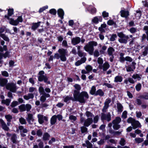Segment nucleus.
Segmentation results:
<instances>
[{"label": "nucleus", "mask_w": 148, "mask_h": 148, "mask_svg": "<svg viewBox=\"0 0 148 148\" xmlns=\"http://www.w3.org/2000/svg\"><path fill=\"white\" fill-rule=\"evenodd\" d=\"M74 98L67 96L64 98V101L67 102L71 100L73 101H78L80 103H84L86 99L88 98L89 96L86 91H82L80 93L78 91L74 90L73 93Z\"/></svg>", "instance_id": "nucleus-1"}, {"label": "nucleus", "mask_w": 148, "mask_h": 148, "mask_svg": "<svg viewBox=\"0 0 148 148\" xmlns=\"http://www.w3.org/2000/svg\"><path fill=\"white\" fill-rule=\"evenodd\" d=\"M45 72L43 71H41L38 73L39 75L38 79V80L40 82L44 81L45 83H47L49 84H50L49 81H48V77H47L46 75H44Z\"/></svg>", "instance_id": "nucleus-2"}, {"label": "nucleus", "mask_w": 148, "mask_h": 148, "mask_svg": "<svg viewBox=\"0 0 148 148\" xmlns=\"http://www.w3.org/2000/svg\"><path fill=\"white\" fill-rule=\"evenodd\" d=\"M58 52L60 56V60L62 61H66V56H68L67 50L64 49H60Z\"/></svg>", "instance_id": "nucleus-3"}, {"label": "nucleus", "mask_w": 148, "mask_h": 148, "mask_svg": "<svg viewBox=\"0 0 148 148\" xmlns=\"http://www.w3.org/2000/svg\"><path fill=\"white\" fill-rule=\"evenodd\" d=\"M80 121L81 123H84V125L85 126L88 127L92 123L93 120L92 118H89L85 119L83 117L81 116Z\"/></svg>", "instance_id": "nucleus-4"}, {"label": "nucleus", "mask_w": 148, "mask_h": 148, "mask_svg": "<svg viewBox=\"0 0 148 148\" xmlns=\"http://www.w3.org/2000/svg\"><path fill=\"white\" fill-rule=\"evenodd\" d=\"M6 88L13 92H16V84L12 82L7 84L6 85Z\"/></svg>", "instance_id": "nucleus-5"}, {"label": "nucleus", "mask_w": 148, "mask_h": 148, "mask_svg": "<svg viewBox=\"0 0 148 148\" xmlns=\"http://www.w3.org/2000/svg\"><path fill=\"white\" fill-rule=\"evenodd\" d=\"M19 109L20 110V111L21 112H24L25 110H27V112L30 111L32 108L31 106L28 104L25 105L23 104L18 106Z\"/></svg>", "instance_id": "nucleus-6"}, {"label": "nucleus", "mask_w": 148, "mask_h": 148, "mask_svg": "<svg viewBox=\"0 0 148 148\" xmlns=\"http://www.w3.org/2000/svg\"><path fill=\"white\" fill-rule=\"evenodd\" d=\"M38 119V121L39 123L42 124L44 123V121H48V117L47 116H44L43 115L39 114L37 115Z\"/></svg>", "instance_id": "nucleus-7"}, {"label": "nucleus", "mask_w": 148, "mask_h": 148, "mask_svg": "<svg viewBox=\"0 0 148 148\" xmlns=\"http://www.w3.org/2000/svg\"><path fill=\"white\" fill-rule=\"evenodd\" d=\"M101 119L102 120H105L108 122H109L111 120V116L110 113L108 112L107 114L101 113Z\"/></svg>", "instance_id": "nucleus-8"}, {"label": "nucleus", "mask_w": 148, "mask_h": 148, "mask_svg": "<svg viewBox=\"0 0 148 148\" xmlns=\"http://www.w3.org/2000/svg\"><path fill=\"white\" fill-rule=\"evenodd\" d=\"M102 17L101 16H96L92 19V21L95 24H98L99 21L101 22L102 21Z\"/></svg>", "instance_id": "nucleus-9"}, {"label": "nucleus", "mask_w": 148, "mask_h": 148, "mask_svg": "<svg viewBox=\"0 0 148 148\" xmlns=\"http://www.w3.org/2000/svg\"><path fill=\"white\" fill-rule=\"evenodd\" d=\"M111 100L110 99H107L106 100L104 103V106L102 109L103 112H105L106 111V110L109 106V104L110 103Z\"/></svg>", "instance_id": "nucleus-10"}, {"label": "nucleus", "mask_w": 148, "mask_h": 148, "mask_svg": "<svg viewBox=\"0 0 148 148\" xmlns=\"http://www.w3.org/2000/svg\"><path fill=\"white\" fill-rule=\"evenodd\" d=\"M14 9L13 8L9 9L8 10V14L5 15L4 16V18H7L8 20H9L10 18V17L14 13Z\"/></svg>", "instance_id": "nucleus-11"}, {"label": "nucleus", "mask_w": 148, "mask_h": 148, "mask_svg": "<svg viewBox=\"0 0 148 148\" xmlns=\"http://www.w3.org/2000/svg\"><path fill=\"white\" fill-rule=\"evenodd\" d=\"M81 41V39L79 37L73 38L71 40V43L73 45L79 43Z\"/></svg>", "instance_id": "nucleus-12"}, {"label": "nucleus", "mask_w": 148, "mask_h": 148, "mask_svg": "<svg viewBox=\"0 0 148 148\" xmlns=\"http://www.w3.org/2000/svg\"><path fill=\"white\" fill-rule=\"evenodd\" d=\"M10 57L9 53L8 51L6 52L4 54L0 53V64H1L3 62L2 59L3 57L5 58L7 57L9 58Z\"/></svg>", "instance_id": "nucleus-13"}, {"label": "nucleus", "mask_w": 148, "mask_h": 148, "mask_svg": "<svg viewBox=\"0 0 148 148\" xmlns=\"http://www.w3.org/2000/svg\"><path fill=\"white\" fill-rule=\"evenodd\" d=\"M26 120L29 124L32 125L34 120L33 115L31 114H29L26 118Z\"/></svg>", "instance_id": "nucleus-14"}, {"label": "nucleus", "mask_w": 148, "mask_h": 148, "mask_svg": "<svg viewBox=\"0 0 148 148\" xmlns=\"http://www.w3.org/2000/svg\"><path fill=\"white\" fill-rule=\"evenodd\" d=\"M110 65L107 62H105L103 65H99V69H101L103 68V70L104 71H106L110 67Z\"/></svg>", "instance_id": "nucleus-15"}, {"label": "nucleus", "mask_w": 148, "mask_h": 148, "mask_svg": "<svg viewBox=\"0 0 148 148\" xmlns=\"http://www.w3.org/2000/svg\"><path fill=\"white\" fill-rule=\"evenodd\" d=\"M57 14L58 16L60 17L61 19H63L64 18V13L62 9H59L57 10Z\"/></svg>", "instance_id": "nucleus-16"}, {"label": "nucleus", "mask_w": 148, "mask_h": 148, "mask_svg": "<svg viewBox=\"0 0 148 148\" xmlns=\"http://www.w3.org/2000/svg\"><path fill=\"white\" fill-rule=\"evenodd\" d=\"M107 25L105 22H104L103 24L101 25V26L98 28V30L102 32H106V31L104 29L106 28L107 27Z\"/></svg>", "instance_id": "nucleus-17"}, {"label": "nucleus", "mask_w": 148, "mask_h": 148, "mask_svg": "<svg viewBox=\"0 0 148 148\" xmlns=\"http://www.w3.org/2000/svg\"><path fill=\"white\" fill-rule=\"evenodd\" d=\"M11 140L13 143L16 144L18 143V141L17 140V135L15 134H12Z\"/></svg>", "instance_id": "nucleus-18"}, {"label": "nucleus", "mask_w": 148, "mask_h": 148, "mask_svg": "<svg viewBox=\"0 0 148 148\" xmlns=\"http://www.w3.org/2000/svg\"><path fill=\"white\" fill-rule=\"evenodd\" d=\"M120 13H121V16L122 17H128L129 15V12L128 11H125L124 10H121Z\"/></svg>", "instance_id": "nucleus-19"}, {"label": "nucleus", "mask_w": 148, "mask_h": 148, "mask_svg": "<svg viewBox=\"0 0 148 148\" xmlns=\"http://www.w3.org/2000/svg\"><path fill=\"white\" fill-rule=\"evenodd\" d=\"M132 125V126L133 129H135L138 127H140L141 125L138 121H134Z\"/></svg>", "instance_id": "nucleus-20"}, {"label": "nucleus", "mask_w": 148, "mask_h": 148, "mask_svg": "<svg viewBox=\"0 0 148 148\" xmlns=\"http://www.w3.org/2000/svg\"><path fill=\"white\" fill-rule=\"evenodd\" d=\"M0 122L3 129L6 131L9 130V128L7 126L6 123L3 120L1 119H0Z\"/></svg>", "instance_id": "nucleus-21"}, {"label": "nucleus", "mask_w": 148, "mask_h": 148, "mask_svg": "<svg viewBox=\"0 0 148 148\" xmlns=\"http://www.w3.org/2000/svg\"><path fill=\"white\" fill-rule=\"evenodd\" d=\"M44 42L45 41L42 38L39 37L36 41V45L38 46V45H39V46H41L40 45L43 44Z\"/></svg>", "instance_id": "nucleus-22"}, {"label": "nucleus", "mask_w": 148, "mask_h": 148, "mask_svg": "<svg viewBox=\"0 0 148 148\" xmlns=\"http://www.w3.org/2000/svg\"><path fill=\"white\" fill-rule=\"evenodd\" d=\"M41 22L39 21L37 23H33L32 26V29L33 31H35L40 25V24Z\"/></svg>", "instance_id": "nucleus-23"}, {"label": "nucleus", "mask_w": 148, "mask_h": 148, "mask_svg": "<svg viewBox=\"0 0 148 148\" xmlns=\"http://www.w3.org/2000/svg\"><path fill=\"white\" fill-rule=\"evenodd\" d=\"M84 49L90 55H92L94 50L93 47H84Z\"/></svg>", "instance_id": "nucleus-24"}, {"label": "nucleus", "mask_w": 148, "mask_h": 148, "mask_svg": "<svg viewBox=\"0 0 148 148\" xmlns=\"http://www.w3.org/2000/svg\"><path fill=\"white\" fill-rule=\"evenodd\" d=\"M9 20H10L9 23L12 25L16 26L18 24V22L16 19L14 20V18H10Z\"/></svg>", "instance_id": "nucleus-25"}, {"label": "nucleus", "mask_w": 148, "mask_h": 148, "mask_svg": "<svg viewBox=\"0 0 148 148\" xmlns=\"http://www.w3.org/2000/svg\"><path fill=\"white\" fill-rule=\"evenodd\" d=\"M34 97V95L32 93H28L27 95L23 96L24 98L26 100H28L30 99H33Z\"/></svg>", "instance_id": "nucleus-26"}, {"label": "nucleus", "mask_w": 148, "mask_h": 148, "mask_svg": "<svg viewBox=\"0 0 148 148\" xmlns=\"http://www.w3.org/2000/svg\"><path fill=\"white\" fill-rule=\"evenodd\" d=\"M107 24L110 26L114 25L115 27H117V26L116 24V22H115L112 20L110 19L107 22Z\"/></svg>", "instance_id": "nucleus-27"}, {"label": "nucleus", "mask_w": 148, "mask_h": 148, "mask_svg": "<svg viewBox=\"0 0 148 148\" xmlns=\"http://www.w3.org/2000/svg\"><path fill=\"white\" fill-rule=\"evenodd\" d=\"M117 36L120 38H129V37L127 35H126L124 34L122 32H118L117 33Z\"/></svg>", "instance_id": "nucleus-28"}, {"label": "nucleus", "mask_w": 148, "mask_h": 148, "mask_svg": "<svg viewBox=\"0 0 148 148\" xmlns=\"http://www.w3.org/2000/svg\"><path fill=\"white\" fill-rule=\"evenodd\" d=\"M18 129L20 130V133H26L28 132V130L26 128H24V127L22 125L19 126Z\"/></svg>", "instance_id": "nucleus-29"}, {"label": "nucleus", "mask_w": 148, "mask_h": 148, "mask_svg": "<svg viewBox=\"0 0 148 148\" xmlns=\"http://www.w3.org/2000/svg\"><path fill=\"white\" fill-rule=\"evenodd\" d=\"M97 45L96 42L91 41L89 42L88 44L84 46H96Z\"/></svg>", "instance_id": "nucleus-30"}, {"label": "nucleus", "mask_w": 148, "mask_h": 148, "mask_svg": "<svg viewBox=\"0 0 148 148\" xmlns=\"http://www.w3.org/2000/svg\"><path fill=\"white\" fill-rule=\"evenodd\" d=\"M50 137L49 134L47 132H45L43 134L42 138L45 141L49 140Z\"/></svg>", "instance_id": "nucleus-31"}, {"label": "nucleus", "mask_w": 148, "mask_h": 148, "mask_svg": "<svg viewBox=\"0 0 148 148\" xmlns=\"http://www.w3.org/2000/svg\"><path fill=\"white\" fill-rule=\"evenodd\" d=\"M7 82L8 81L6 79L0 78V86H4L5 85Z\"/></svg>", "instance_id": "nucleus-32"}, {"label": "nucleus", "mask_w": 148, "mask_h": 148, "mask_svg": "<svg viewBox=\"0 0 148 148\" xmlns=\"http://www.w3.org/2000/svg\"><path fill=\"white\" fill-rule=\"evenodd\" d=\"M122 80L123 78L121 76H117L114 78V81L116 82H121L122 81Z\"/></svg>", "instance_id": "nucleus-33"}, {"label": "nucleus", "mask_w": 148, "mask_h": 148, "mask_svg": "<svg viewBox=\"0 0 148 148\" xmlns=\"http://www.w3.org/2000/svg\"><path fill=\"white\" fill-rule=\"evenodd\" d=\"M57 119L56 115L53 116L51 118L50 120V123L51 125H53L55 124L56 122Z\"/></svg>", "instance_id": "nucleus-34"}, {"label": "nucleus", "mask_w": 148, "mask_h": 148, "mask_svg": "<svg viewBox=\"0 0 148 148\" xmlns=\"http://www.w3.org/2000/svg\"><path fill=\"white\" fill-rule=\"evenodd\" d=\"M117 111L119 113H121L123 111V106L120 103H118L117 104Z\"/></svg>", "instance_id": "nucleus-35"}, {"label": "nucleus", "mask_w": 148, "mask_h": 148, "mask_svg": "<svg viewBox=\"0 0 148 148\" xmlns=\"http://www.w3.org/2000/svg\"><path fill=\"white\" fill-rule=\"evenodd\" d=\"M121 121V119L119 117H116L112 121V123L119 124Z\"/></svg>", "instance_id": "nucleus-36"}, {"label": "nucleus", "mask_w": 148, "mask_h": 148, "mask_svg": "<svg viewBox=\"0 0 148 148\" xmlns=\"http://www.w3.org/2000/svg\"><path fill=\"white\" fill-rule=\"evenodd\" d=\"M5 117L8 122V123H7V125H8L9 126L10 124L9 122L11 121V120L12 119V116L8 114L5 115Z\"/></svg>", "instance_id": "nucleus-37"}, {"label": "nucleus", "mask_w": 148, "mask_h": 148, "mask_svg": "<svg viewBox=\"0 0 148 148\" xmlns=\"http://www.w3.org/2000/svg\"><path fill=\"white\" fill-rule=\"evenodd\" d=\"M0 37H1L4 40L9 42L10 41L9 39L7 37L5 34H0Z\"/></svg>", "instance_id": "nucleus-38"}, {"label": "nucleus", "mask_w": 148, "mask_h": 148, "mask_svg": "<svg viewBox=\"0 0 148 148\" xmlns=\"http://www.w3.org/2000/svg\"><path fill=\"white\" fill-rule=\"evenodd\" d=\"M129 38H121L119 39V42L122 43L126 44Z\"/></svg>", "instance_id": "nucleus-39"}, {"label": "nucleus", "mask_w": 148, "mask_h": 148, "mask_svg": "<svg viewBox=\"0 0 148 148\" xmlns=\"http://www.w3.org/2000/svg\"><path fill=\"white\" fill-rule=\"evenodd\" d=\"M104 93L101 89H99L96 92L95 95H99L102 96L104 95Z\"/></svg>", "instance_id": "nucleus-40"}, {"label": "nucleus", "mask_w": 148, "mask_h": 148, "mask_svg": "<svg viewBox=\"0 0 148 148\" xmlns=\"http://www.w3.org/2000/svg\"><path fill=\"white\" fill-rule=\"evenodd\" d=\"M114 52V49L112 47H110L108 49V54L109 55H113V53Z\"/></svg>", "instance_id": "nucleus-41"}, {"label": "nucleus", "mask_w": 148, "mask_h": 148, "mask_svg": "<svg viewBox=\"0 0 148 148\" xmlns=\"http://www.w3.org/2000/svg\"><path fill=\"white\" fill-rule=\"evenodd\" d=\"M96 89L95 86H93L91 88V90L90 91V93L92 95H95L96 94Z\"/></svg>", "instance_id": "nucleus-42"}, {"label": "nucleus", "mask_w": 148, "mask_h": 148, "mask_svg": "<svg viewBox=\"0 0 148 148\" xmlns=\"http://www.w3.org/2000/svg\"><path fill=\"white\" fill-rule=\"evenodd\" d=\"M10 99H6L5 100H2V103L5 104L7 106H9L10 105Z\"/></svg>", "instance_id": "nucleus-43"}, {"label": "nucleus", "mask_w": 148, "mask_h": 148, "mask_svg": "<svg viewBox=\"0 0 148 148\" xmlns=\"http://www.w3.org/2000/svg\"><path fill=\"white\" fill-rule=\"evenodd\" d=\"M85 114L88 118H93L94 115L91 112L89 111H87L85 113Z\"/></svg>", "instance_id": "nucleus-44"}, {"label": "nucleus", "mask_w": 148, "mask_h": 148, "mask_svg": "<svg viewBox=\"0 0 148 148\" xmlns=\"http://www.w3.org/2000/svg\"><path fill=\"white\" fill-rule=\"evenodd\" d=\"M102 16L105 19H107L106 18L109 16V13L108 12H106V11H103L102 13Z\"/></svg>", "instance_id": "nucleus-45"}, {"label": "nucleus", "mask_w": 148, "mask_h": 148, "mask_svg": "<svg viewBox=\"0 0 148 148\" xmlns=\"http://www.w3.org/2000/svg\"><path fill=\"white\" fill-rule=\"evenodd\" d=\"M19 121L21 124H26L27 123L26 120L22 117L19 119Z\"/></svg>", "instance_id": "nucleus-46"}, {"label": "nucleus", "mask_w": 148, "mask_h": 148, "mask_svg": "<svg viewBox=\"0 0 148 148\" xmlns=\"http://www.w3.org/2000/svg\"><path fill=\"white\" fill-rule=\"evenodd\" d=\"M49 13L53 15H56L57 11L55 9L52 8L50 10Z\"/></svg>", "instance_id": "nucleus-47"}, {"label": "nucleus", "mask_w": 148, "mask_h": 148, "mask_svg": "<svg viewBox=\"0 0 148 148\" xmlns=\"http://www.w3.org/2000/svg\"><path fill=\"white\" fill-rule=\"evenodd\" d=\"M84 125L81 127V130L82 133H83L87 132L88 129Z\"/></svg>", "instance_id": "nucleus-48"}, {"label": "nucleus", "mask_w": 148, "mask_h": 148, "mask_svg": "<svg viewBox=\"0 0 148 148\" xmlns=\"http://www.w3.org/2000/svg\"><path fill=\"white\" fill-rule=\"evenodd\" d=\"M135 140L136 143H140L143 142L144 141V139L143 138H137L135 139Z\"/></svg>", "instance_id": "nucleus-49"}, {"label": "nucleus", "mask_w": 148, "mask_h": 148, "mask_svg": "<svg viewBox=\"0 0 148 148\" xmlns=\"http://www.w3.org/2000/svg\"><path fill=\"white\" fill-rule=\"evenodd\" d=\"M85 68L88 73L90 72L92 69V66L90 65H87L85 67Z\"/></svg>", "instance_id": "nucleus-50"}, {"label": "nucleus", "mask_w": 148, "mask_h": 148, "mask_svg": "<svg viewBox=\"0 0 148 148\" xmlns=\"http://www.w3.org/2000/svg\"><path fill=\"white\" fill-rule=\"evenodd\" d=\"M69 119L72 122L75 121L77 119V117L73 115H70L69 116Z\"/></svg>", "instance_id": "nucleus-51"}, {"label": "nucleus", "mask_w": 148, "mask_h": 148, "mask_svg": "<svg viewBox=\"0 0 148 148\" xmlns=\"http://www.w3.org/2000/svg\"><path fill=\"white\" fill-rule=\"evenodd\" d=\"M19 104L18 102L16 101H13L10 105L11 107L13 108L18 105Z\"/></svg>", "instance_id": "nucleus-52"}, {"label": "nucleus", "mask_w": 148, "mask_h": 148, "mask_svg": "<svg viewBox=\"0 0 148 148\" xmlns=\"http://www.w3.org/2000/svg\"><path fill=\"white\" fill-rule=\"evenodd\" d=\"M86 147L87 148H92V144L88 140H86Z\"/></svg>", "instance_id": "nucleus-53"}, {"label": "nucleus", "mask_w": 148, "mask_h": 148, "mask_svg": "<svg viewBox=\"0 0 148 148\" xmlns=\"http://www.w3.org/2000/svg\"><path fill=\"white\" fill-rule=\"evenodd\" d=\"M39 91L41 95H43L45 93L44 88L42 86L39 87Z\"/></svg>", "instance_id": "nucleus-54"}, {"label": "nucleus", "mask_w": 148, "mask_h": 148, "mask_svg": "<svg viewBox=\"0 0 148 148\" xmlns=\"http://www.w3.org/2000/svg\"><path fill=\"white\" fill-rule=\"evenodd\" d=\"M117 37V35L115 34H113L110 38V40L112 41H113L115 40V38Z\"/></svg>", "instance_id": "nucleus-55"}, {"label": "nucleus", "mask_w": 148, "mask_h": 148, "mask_svg": "<svg viewBox=\"0 0 148 148\" xmlns=\"http://www.w3.org/2000/svg\"><path fill=\"white\" fill-rule=\"evenodd\" d=\"M113 128L115 130H117L119 129L120 127V125L118 124H114L113 123Z\"/></svg>", "instance_id": "nucleus-56"}, {"label": "nucleus", "mask_w": 148, "mask_h": 148, "mask_svg": "<svg viewBox=\"0 0 148 148\" xmlns=\"http://www.w3.org/2000/svg\"><path fill=\"white\" fill-rule=\"evenodd\" d=\"M48 8V6L47 5L43 6L42 8H40L39 9L38 12L39 13H41L44 10H45L46 9H47Z\"/></svg>", "instance_id": "nucleus-57"}, {"label": "nucleus", "mask_w": 148, "mask_h": 148, "mask_svg": "<svg viewBox=\"0 0 148 148\" xmlns=\"http://www.w3.org/2000/svg\"><path fill=\"white\" fill-rule=\"evenodd\" d=\"M135 120L132 117L129 118L127 120V122L129 123H131L132 125Z\"/></svg>", "instance_id": "nucleus-58"}, {"label": "nucleus", "mask_w": 148, "mask_h": 148, "mask_svg": "<svg viewBox=\"0 0 148 148\" xmlns=\"http://www.w3.org/2000/svg\"><path fill=\"white\" fill-rule=\"evenodd\" d=\"M74 87L75 88V90L79 92V90H80L81 89V87L78 84H75L74 85Z\"/></svg>", "instance_id": "nucleus-59"}, {"label": "nucleus", "mask_w": 148, "mask_h": 148, "mask_svg": "<svg viewBox=\"0 0 148 148\" xmlns=\"http://www.w3.org/2000/svg\"><path fill=\"white\" fill-rule=\"evenodd\" d=\"M141 87V85L140 83L137 84L136 86V89L137 91H139Z\"/></svg>", "instance_id": "nucleus-60"}, {"label": "nucleus", "mask_w": 148, "mask_h": 148, "mask_svg": "<svg viewBox=\"0 0 148 148\" xmlns=\"http://www.w3.org/2000/svg\"><path fill=\"white\" fill-rule=\"evenodd\" d=\"M96 9L95 7L92 8L90 10V12L92 14L96 13Z\"/></svg>", "instance_id": "nucleus-61"}, {"label": "nucleus", "mask_w": 148, "mask_h": 148, "mask_svg": "<svg viewBox=\"0 0 148 148\" xmlns=\"http://www.w3.org/2000/svg\"><path fill=\"white\" fill-rule=\"evenodd\" d=\"M129 31L131 33H134L136 32V29L134 27H132L130 29Z\"/></svg>", "instance_id": "nucleus-62"}, {"label": "nucleus", "mask_w": 148, "mask_h": 148, "mask_svg": "<svg viewBox=\"0 0 148 148\" xmlns=\"http://www.w3.org/2000/svg\"><path fill=\"white\" fill-rule=\"evenodd\" d=\"M36 134L38 136L40 137L42 134V132L40 129L38 130L36 132Z\"/></svg>", "instance_id": "nucleus-63"}, {"label": "nucleus", "mask_w": 148, "mask_h": 148, "mask_svg": "<svg viewBox=\"0 0 148 148\" xmlns=\"http://www.w3.org/2000/svg\"><path fill=\"white\" fill-rule=\"evenodd\" d=\"M119 143L121 146H124L125 144V140L123 138H121L120 140Z\"/></svg>", "instance_id": "nucleus-64"}]
</instances>
